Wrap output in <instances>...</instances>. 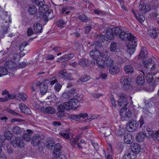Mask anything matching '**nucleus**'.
I'll return each instance as SVG.
<instances>
[{
	"instance_id": "5",
	"label": "nucleus",
	"mask_w": 159,
	"mask_h": 159,
	"mask_svg": "<svg viewBox=\"0 0 159 159\" xmlns=\"http://www.w3.org/2000/svg\"><path fill=\"white\" fill-rule=\"evenodd\" d=\"M139 125V123L137 121H129L126 126V129L129 132H133L136 130Z\"/></svg>"
},
{
	"instance_id": "64",
	"label": "nucleus",
	"mask_w": 159,
	"mask_h": 159,
	"mask_svg": "<svg viewBox=\"0 0 159 159\" xmlns=\"http://www.w3.org/2000/svg\"><path fill=\"white\" fill-rule=\"evenodd\" d=\"M64 111H59L57 113V115L58 117L61 118L64 116Z\"/></svg>"
},
{
	"instance_id": "2",
	"label": "nucleus",
	"mask_w": 159,
	"mask_h": 159,
	"mask_svg": "<svg viewBox=\"0 0 159 159\" xmlns=\"http://www.w3.org/2000/svg\"><path fill=\"white\" fill-rule=\"evenodd\" d=\"M119 38L122 40L126 41L128 40L129 42L131 41H134L135 40H137L136 38L133 34L129 32H125L122 31L119 36Z\"/></svg>"
},
{
	"instance_id": "23",
	"label": "nucleus",
	"mask_w": 159,
	"mask_h": 159,
	"mask_svg": "<svg viewBox=\"0 0 159 159\" xmlns=\"http://www.w3.org/2000/svg\"><path fill=\"white\" fill-rule=\"evenodd\" d=\"M110 29L111 30V33L113 35H116L119 36L123 30L121 29L119 27L114 28L112 29L110 28Z\"/></svg>"
},
{
	"instance_id": "9",
	"label": "nucleus",
	"mask_w": 159,
	"mask_h": 159,
	"mask_svg": "<svg viewBox=\"0 0 159 159\" xmlns=\"http://www.w3.org/2000/svg\"><path fill=\"white\" fill-rule=\"evenodd\" d=\"M5 65L7 69L10 70V72L11 70H14L17 66V64L12 61H7L5 63Z\"/></svg>"
},
{
	"instance_id": "11",
	"label": "nucleus",
	"mask_w": 159,
	"mask_h": 159,
	"mask_svg": "<svg viewBox=\"0 0 159 159\" xmlns=\"http://www.w3.org/2000/svg\"><path fill=\"white\" fill-rule=\"evenodd\" d=\"M59 73L61 75L62 77L65 80H73L70 74H69L66 72V70L65 69L60 70Z\"/></svg>"
},
{
	"instance_id": "39",
	"label": "nucleus",
	"mask_w": 159,
	"mask_h": 159,
	"mask_svg": "<svg viewBox=\"0 0 159 159\" xmlns=\"http://www.w3.org/2000/svg\"><path fill=\"white\" fill-rule=\"evenodd\" d=\"M12 130L14 133L17 134H20L22 132V130L18 126L14 127Z\"/></svg>"
},
{
	"instance_id": "25",
	"label": "nucleus",
	"mask_w": 159,
	"mask_h": 159,
	"mask_svg": "<svg viewBox=\"0 0 159 159\" xmlns=\"http://www.w3.org/2000/svg\"><path fill=\"white\" fill-rule=\"evenodd\" d=\"M124 141L127 144H130L133 141V137L130 133L125 134L124 136Z\"/></svg>"
},
{
	"instance_id": "59",
	"label": "nucleus",
	"mask_w": 159,
	"mask_h": 159,
	"mask_svg": "<svg viewBox=\"0 0 159 159\" xmlns=\"http://www.w3.org/2000/svg\"><path fill=\"white\" fill-rule=\"evenodd\" d=\"M71 118L75 121H79L80 120V116L79 114L74 115L71 116Z\"/></svg>"
},
{
	"instance_id": "16",
	"label": "nucleus",
	"mask_w": 159,
	"mask_h": 159,
	"mask_svg": "<svg viewBox=\"0 0 159 159\" xmlns=\"http://www.w3.org/2000/svg\"><path fill=\"white\" fill-rule=\"evenodd\" d=\"M131 78L127 76L122 77L121 79L120 82L124 85H129L131 82Z\"/></svg>"
},
{
	"instance_id": "17",
	"label": "nucleus",
	"mask_w": 159,
	"mask_h": 159,
	"mask_svg": "<svg viewBox=\"0 0 159 159\" xmlns=\"http://www.w3.org/2000/svg\"><path fill=\"white\" fill-rule=\"evenodd\" d=\"M80 138L81 135L79 134L74 138L70 139V144L72 148H74L75 147L76 144H77Z\"/></svg>"
},
{
	"instance_id": "46",
	"label": "nucleus",
	"mask_w": 159,
	"mask_h": 159,
	"mask_svg": "<svg viewBox=\"0 0 159 159\" xmlns=\"http://www.w3.org/2000/svg\"><path fill=\"white\" fill-rule=\"evenodd\" d=\"M18 97L19 98H16L18 100H21L23 101H25L27 100V97L26 95L24 93H20L18 95Z\"/></svg>"
},
{
	"instance_id": "21",
	"label": "nucleus",
	"mask_w": 159,
	"mask_h": 159,
	"mask_svg": "<svg viewBox=\"0 0 159 159\" xmlns=\"http://www.w3.org/2000/svg\"><path fill=\"white\" fill-rule=\"evenodd\" d=\"M132 112L129 110L127 111L125 110L124 109H122L120 111V114L121 117L123 118H128L130 117L131 115Z\"/></svg>"
},
{
	"instance_id": "62",
	"label": "nucleus",
	"mask_w": 159,
	"mask_h": 159,
	"mask_svg": "<svg viewBox=\"0 0 159 159\" xmlns=\"http://www.w3.org/2000/svg\"><path fill=\"white\" fill-rule=\"evenodd\" d=\"M68 94H71V92L64 93L62 94V97L66 99H68L70 98Z\"/></svg>"
},
{
	"instance_id": "26",
	"label": "nucleus",
	"mask_w": 159,
	"mask_h": 159,
	"mask_svg": "<svg viewBox=\"0 0 159 159\" xmlns=\"http://www.w3.org/2000/svg\"><path fill=\"white\" fill-rule=\"evenodd\" d=\"M100 54V52L99 51L96 50H92L89 53V55L93 59L96 60L99 57Z\"/></svg>"
},
{
	"instance_id": "41",
	"label": "nucleus",
	"mask_w": 159,
	"mask_h": 159,
	"mask_svg": "<svg viewBox=\"0 0 159 159\" xmlns=\"http://www.w3.org/2000/svg\"><path fill=\"white\" fill-rule=\"evenodd\" d=\"M41 16L43 17L44 21L46 23H47L48 21V18L51 19H53L54 17V16L53 15V14L48 15L47 14V15H46L45 14Z\"/></svg>"
},
{
	"instance_id": "54",
	"label": "nucleus",
	"mask_w": 159,
	"mask_h": 159,
	"mask_svg": "<svg viewBox=\"0 0 159 159\" xmlns=\"http://www.w3.org/2000/svg\"><path fill=\"white\" fill-rule=\"evenodd\" d=\"M91 28L92 26L90 25H87L84 28V33L86 34L89 33L91 30Z\"/></svg>"
},
{
	"instance_id": "53",
	"label": "nucleus",
	"mask_w": 159,
	"mask_h": 159,
	"mask_svg": "<svg viewBox=\"0 0 159 159\" xmlns=\"http://www.w3.org/2000/svg\"><path fill=\"white\" fill-rule=\"evenodd\" d=\"M152 138L154 139H157L159 141V130L155 131L153 133Z\"/></svg>"
},
{
	"instance_id": "42",
	"label": "nucleus",
	"mask_w": 159,
	"mask_h": 159,
	"mask_svg": "<svg viewBox=\"0 0 159 159\" xmlns=\"http://www.w3.org/2000/svg\"><path fill=\"white\" fill-rule=\"evenodd\" d=\"M75 9V8L72 6H65L62 8V14L64 13L67 10L68 11L74 10Z\"/></svg>"
},
{
	"instance_id": "50",
	"label": "nucleus",
	"mask_w": 159,
	"mask_h": 159,
	"mask_svg": "<svg viewBox=\"0 0 159 159\" xmlns=\"http://www.w3.org/2000/svg\"><path fill=\"white\" fill-rule=\"evenodd\" d=\"M78 18L83 22H87L88 20V17L85 15H80L78 16Z\"/></svg>"
},
{
	"instance_id": "34",
	"label": "nucleus",
	"mask_w": 159,
	"mask_h": 159,
	"mask_svg": "<svg viewBox=\"0 0 159 159\" xmlns=\"http://www.w3.org/2000/svg\"><path fill=\"white\" fill-rule=\"evenodd\" d=\"M145 137L143 132H140L137 134L136 139L138 141L142 142L143 141Z\"/></svg>"
},
{
	"instance_id": "4",
	"label": "nucleus",
	"mask_w": 159,
	"mask_h": 159,
	"mask_svg": "<svg viewBox=\"0 0 159 159\" xmlns=\"http://www.w3.org/2000/svg\"><path fill=\"white\" fill-rule=\"evenodd\" d=\"M137 40H135L134 41H131L129 42L127 45V52L130 55L133 54L135 51V48L137 45Z\"/></svg>"
},
{
	"instance_id": "14",
	"label": "nucleus",
	"mask_w": 159,
	"mask_h": 159,
	"mask_svg": "<svg viewBox=\"0 0 159 159\" xmlns=\"http://www.w3.org/2000/svg\"><path fill=\"white\" fill-rule=\"evenodd\" d=\"M44 6L45 5L44 4L43 6L39 7V15H43L45 14L46 15H47V14H53V12L50 10H48L46 11L45 8L44 7Z\"/></svg>"
},
{
	"instance_id": "32",
	"label": "nucleus",
	"mask_w": 159,
	"mask_h": 159,
	"mask_svg": "<svg viewBox=\"0 0 159 159\" xmlns=\"http://www.w3.org/2000/svg\"><path fill=\"white\" fill-rule=\"evenodd\" d=\"M96 60L97 64L101 68H103L105 66L104 60L101 57H99Z\"/></svg>"
},
{
	"instance_id": "37",
	"label": "nucleus",
	"mask_w": 159,
	"mask_h": 159,
	"mask_svg": "<svg viewBox=\"0 0 159 159\" xmlns=\"http://www.w3.org/2000/svg\"><path fill=\"white\" fill-rule=\"evenodd\" d=\"M43 111H44L47 113L51 114H54L55 113L54 108L51 106L47 107L45 109H44V110Z\"/></svg>"
},
{
	"instance_id": "8",
	"label": "nucleus",
	"mask_w": 159,
	"mask_h": 159,
	"mask_svg": "<svg viewBox=\"0 0 159 159\" xmlns=\"http://www.w3.org/2000/svg\"><path fill=\"white\" fill-rule=\"evenodd\" d=\"M41 138L39 135L34 134L33 136L31 143L34 146H38L41 142Z\"/></svg>"
},
{
	"instance_id": "52",
	"label": "nucleus",
	"mask_w": 159,
	"mask_h": 159,
	"mask_svg": "<svg viewBox=\"0 0 159 159\" xmlns=\"http://www.w3.org/2000/svg\"><path fill=\"white\" fill-rule=\"evenodd\" d=\"M23 138L25 141H30L31 140V136L28 133H25L23 135Z\"/></svg>"
},
{
	"instance_id": "57",
	"label": "nucleus",
	"mask_w": 159,
	"mask_h": 159,
	"mask_svg": "<svg viewBox=\"0 0 159 159\" xmlns=\"http://www.w3.org/2000/svg\"><path fill=\"white\" fill-rule=\"evenodd\" d=\"M69 56L67 54L63 56L60 59V61H64L69 60Z\"/></svg>"
},
{
	"instance_id": "48",
	"label": "nucleus",
	"mask_w": 159,
	"mask_h": 159,
	"mask_svg": "<svg viewBox=\"0 0 159 159\" xmlns=\"http://www.w3.org/2000/svg\"><path fill=\"white\" fill-rule=\"evenodd\" d=\"M135 16L139 21L140 22H143L145 20V17L143 15L138 14L137 15H135Z\"/></svg>"
},
{
	"instance_id": "49",
	"label": "nucleus",
	"mask_w": 159,
	"mask_h": 159,
	"mask_svg": "<svg viewBox=\"0 0 159 159\" xmlns=\"http://www.w3.org/2000/svg\"><path fill=\"white\" fill-rule=\"evenodd\" d=\"M12 134L10 131H7L5 133V138L7 140H10L12 137Z\"/></svg>"
},
{
	"instance_id": "40",
	"label": "nucleus",
	"mask_w": 159,
	"mask_h": 159,
	"mask_svg": "<svg viewBox=\"0 0 159 159\" xmlns=\"http://www.w3.org/2000/svg\"><path fill=\"white\" fill-rule=\"evenodd\" d=\"M157 32L155 29L150 30L148 31L149 35L153 38H155L157 35Z\"/></svg>"
},
{
	"instance_id": "36",
	"label": "nucleus",
	"mask_w": 159,
	"mask_h": 159,
	"mask_svg": "<svg viewBox=\"0 0 159 159\" xmlns=\"http://www.w3.org/2000/svg\"><path fill=\"white\" fill-rule=\"evenodd\" d=\"M16 97V95L14 94H9V93L7 94V97H5V98H0L1 101L2 102L7 101L8 100H10Z\"/></svg>"
},
{
	"instance_id": "13",
	"label": "nucleus",
	"mask_w": 159,
	"mask_h": 159,
	"mask_svg": "<svg viewBox=\"0 0 159 159\" xmlns=\"http://www.w3.org/2000/svg\"><path fill=\"white\" fill-rule=\"evenodd\" d=\"M33 97L34 98H33V102H34L33 105L34 107L41 111H44V108L40 106L41 103V102L36 97L34 98V96H33Z\"/></svg>"
},
{
	"instance_id": "55",
	"label": "nucleus",
	"mask_w": 159,
	"mask_h": 159,
	"mask_svg": "<svg viewBox=\"0 0 159 159\" xmlns=\"http://www.w3.org/2000/svg\"><path fill=\"white\" fill-rule=\"evenodd\" d=\"M7 111L11 113V115L14 116H21L18 113L16 112L15 111L13 110H12L10 109H7Z\"/></svg>"
},
{
	"instance_id": "58",
	"label": "nucleus",
	"mask_w": 159,
	"mask_h": 159,
	"mask_svg": "<svg viewBox=\"0 0 159 159\" xmlns=\"http://www.w3.org/2000/svg\"><path fill=\"white\" fill-rule=\"evenodd\" d=\"M57 109L59 111H64L66 110L65 108L64 103L59 105L57 107Z\"/></svg>"
},
{
	"instance_id": "7",
	"label": "nucleus",
	"mask_w": 159,
	"mask_h": 159,
	"mask_svg": "<svg viewBox=\"0 0 159 159\" xmlns=\"http://www.w3.org/2000/svg\"><path fill=\"white\" fill-rule=\"evenodd\" d=\"M35 85L40 86V92L42 95L45 94L47 93L48 89V86L47 84L37 82L35 84Z\"/></svg>"
},
{
	"instance_id": "63",
	"label": "nucleus",
	"mask_w": 159,
	"mask_h": 159,
	"mask_svg": "<svg viewBox=\"0 0 159 159\" xmlns=\"http://www.w3.org/2000/svg\"><path fill=\"white\" fill-rule=\"evenodd\" d=\"M27 35L28 36H30L34 33L33 30L31 28H29L27 30Z\"/></svg>"
},
{
	"instance_id": "20",
	"label": "nucleus",
	"mask_w": 159,
	"mask_h": 159,
	"mask_svg": "<svg viewBox=\"0 0 159 159\" xmlns=\"http://www.w3.org/2000/svg\"><path fill=\"white\" fill-rule=\"evenodd\" d=\"M141 72L144 76L146 77V79L148 83H151L152 82L153 80H154V79L151 73L150 72H145L143 70H142Z\"/></svg>"
},
{
	"instance_id": "28",
	"label": "nucleus",
	"mask_w": 159,
	"mask_h": 159,
	"mask_svg": "<svg viewBox=\"0 0 159 159\" xmlns=\"http://www.w3.org/2000/svg\"><path fill=\"white\" fill-rule=\"evenodd\" d=\"M13 71L14 72V71L12 70L11 72H10V70H8L6 67H0V77L7 75L8 73L13 74Z\"/></svg>"
},
{
	"instance_id": "30",
	"label": "nucleus",
	"mask_w": 159,
	"mask_h": 159,
	"mask_svg": "<svg viewBox=\"0 0 159 159\" xmlns=\"http://www.w3.org/2000/svg\"><path fill=\"white\" fill-rule=\"evenodd\" d=\"M146 137H152L153 133V131L150 128H147L144 129L143 132Z\"/></svg>"
},
{
	"instance_id": "3",
	"label": "nucleus",
	"mask_w": 159,
	"mask_h": 159,
	"mask_svg": "<svg viewBox=\"0 0 159 159\" xmlns=\"http://www.w3.org/2000/svg\"><path fill=\"white\" fill-rule=\"evenodd\" d=\"M71 94L73 95V98L70 100H73L74 104L76 105L78 102H81L82 101L83 95L78 93L75 91H72L71 92Z\"/></svg>"
},
{
	"instance_id": "27",
	"label": "nucleus",
	"mask_w": 159,
	"mask_h": 159,
	"mask_svg": "<svg viewBox=\"0 0 159 159\" xmlns=\"http://www.w3.org/2000/svg\"><path fill=\"white\" fill-rule=\"evenodd\" d=\"M110 73L112 75H115L118 73L120 71V69L116 66H114L113 65L110 67L109 70Z\"/></svg>"
},
{
	"instance_id": "6",
	"label": "nucleus",
	"mask_w": 159,
	"mask_h": 159,
	"mask_svg": "<svg viewBox=\"0 0 159 159\" xmlns=\"http://www.w3.org/2000/svg\"><path fill=\"white\" fill-rule=\"evenodd\" d=\"M23 141L21 138L20 137H16V139L12 142L13 147L15 148L18 147L22 148L24 147Z\"/></svg>"
},
{
	"instance_id": "31",
	"label": "nucleus",
	"mask_w": 159,
	"mask_h": 159,
	"mask_svg": "<svg viewBox=\"0 0 159 159\" xmlns=\"http://www.w3.org/2000/svg\"><path fill=\"white\" fill-rule=\"evenodd\" d=\"M136 81L139 85H142L144 83V76L142 73H141V75H139L137 78Z\"/></svg>"
},
{
	"instance_id": "56",
	"label": "nucleus",
	"mask_w": 159,
	"mask_h": 159,
	"mask_svg": "<svg viewBox=\"0 0 159 159\" xmlns=\"http://www.w3.org/2000/svg\"><path fill=\"white\" fill-rule=\"evenodd\" d=\"M66 22L62 19L59 20L57 23V25L59 27H63V25L65 24Z\"/></svg>"
},
{
	"instance_id": "47",
	"label": "nucleus",
	"mask_w": 159,
	"mask_h": 159,
	"mask_svg": "<svg viewBox=\"0 0 159 159\" xmlns=\"http://www.w3.org/2000/svg\"><path fill=\"white\" fill-rule=\"evenodd\" d=\"M117 48L116 43L115 42H112L111 43L110 49L111 52H115Z\"/></svg>"
},
{
	"instance_id": "35",
	"label": "nucleus",
	"mask_w": 159,
	"mask_h": 159,
	"mask_svg": "<svg viewBox=\"0 0 159 159\" xmlns=\"http://www.w3.org/2000/svg\"><path fill=\"white\" fill-rule=\"evenodd\" d=\"M124 70L126 73L127 74H131L133 72L134 69L133 67L129 65H126L124 68Z\"/></svg>"
},
{
	"instance_id": "12",
	"label": "nucleus",
	"mask_w": 159,
	"mask_h": 159,
	"mask_svg": "<svg viewBox=\"0 0 159 159\" xmlns=\"http://www.w3.org/2000/svg\"><path fill=\"white\" fill-rule=\"evenodd\" d=\"M72 100H70L69 102H64L65 108L66 110H70L73 107V109L74 110H76L77 109L78 106L76 107L75 106V105L74 104Z\"/></svg>"
},
{
	"instance_id": "24",
	"label": "nucleus",
	"mask_w": 159,
	"mask_h": 159,
	"mask_svg": "<svg viewBox=\"0 0 159 159\" xmlns=\"http://www.w3.org/2000/svg\"><path fill=\"white\" fill-rule=\"evenodd\" d=\"M28 11L30 15H33L37 13V10L34 6L31 5L28 7Z\"/></svg>"
},
{
	"instance_id": "1",
	"label": "nucleus",
	"mask_w": 159,
	"mask_h": 159,
	"mask_svg": "<svg viewBox=\"0 0 159 159\" xmlns=\"http://www.w3.org/2000/svg\"><path fill=\"white\" fill-rule=\"evenodd\" d=\"M157 62V60L153 58H149L148 60H143V61L144 66L148 69H149L151 70L155 69Z\"/></svg>"
},
{
	"instance_id": "43",
	"label": "nucleus",
	"mask_w": 159,
	"mask_h": 159,
	"mask_svg": "<svg viewBox=\"0 0 159 159\" xmlns=\"http://www.w3.org/2000/svg\"><path fill=\"white\" fill-rule=\"evenodd\" d=\"M62 149L61 146L60 144L58 143L56 144L54 146V150L53 154H56L55 152H58L61 150Z\"/></svg>"
},
{
	"instance_id": "38",
	"label": "nucleus",
	"mask_w": 159,
	"mask_h": 159,
	"mask_svg": "<svg viewBox=\"0 0 159 159\" xmlns=\"http://www.w3.org/2000/svg\"><path fill=\"white\" fill-rule=\"evenodd\" d=\"M79 64L82 66L86 67L89 64V61L87 59L83 58L80 60Z\"/></svg>"
},
{
	"instance_id": "29",
	"label": "nucleus",
	"mask_w": 159,
	"mask_h": 159,
	"mask_svg": "<svg viewBox=\"0 0 159 159\" xmlns=\"http://www.w3.org/2000/svg\"><path fill=\"white\" fill-rule=\"evenodd\" d=\"M135 155L133 152H126L124 156V159H135Z\"/></svg>"
},
{
	"instance_id": "19",
	"label": "nucleus",
	"mask_w": 159,
	"mask_h": 159,
	"mask_svg": "<svg viewBox=\"0 0 159 159\" xmlns=\"http://www.w3.org/2000/svg\"><path fill=\"white\" fill-rule=\"evenodd\" d=\"M19 108L20 110L25 113L30 114L31 112L30 109L24 103L20 104L19 105Z\"/></svg>"
},
{
	"instance_id": "45",
	"label": "nucleus",
	"mask_w": 159,
	"mask_h": 159,
	"mask_svg": "<svg viewBox=\"0 0 159 159\" xmlns=\"http://www.w3.org/2000/svg\"><path fill=\"white\" fill-rule=\"evenodd\" d=\"M33 2H34L36 5L38 7L44 6L45 4L44 0H32Z\"/></svg>"
},
{
	"instance_id": "61",
	"label": "nucleus",
	"mask_w": 159,
	"mask_h": 159,
	"mask_svg": "<svg viewBox=\"0 0 159 159\" xmlns=\"http://www.w3.org/2000/svg\"><path fill=\"white\" fill-rule=\"evenodd\" d=\"M144 54V51L142 49L141 52L139 53L138 56V59H141L143 58H145V56Z\"/></svg>"
},
{
	"instance_id": "51",
	"label": "nucleus",
	"mask_w": 159,
	"mask_h": 159,
	"mask_svg": "<svg viewBox=\"0 0 159 159\" xmlns=\"http://www.w3.org/2000/svg\"><path fill=\"white\" fill-rule=\"evenodd\" d=\"M90 79V76L85 75L81 77L80 80L81 81L83 82H85L88 81Z\"/></svg>"
},
{
	"instance_id": "33",
	"label": "nucleus",
	"mask_w": 159,
	"mask_h": 159,
	"mask_svg": "<svg viewBox=\"0 0 159 159\" xmlns=\"http://www.w3.org/2000/svg\"><path fill=\"white\" fill-rule=\"evenodd\" d=\"M105 66L106 65L107 66L111 67L113 64V60L110 58L106 57L104 60Z\"/></svg>"
},
{
	"instance_id": "22",
	"label": "nucleus",
	"mask_w": 159,
	"mask_h": 159,
	"mask_svg": "<svg viewBox=\"0 0 159 159\" xmlns=\"http://www.w3.org/2000/svg\"><path fill=\"white\" fill-rule=\"evenodd\" d=\"M33 27L35 34L40 33L42 32L43 28L42 26L39 23H35Z\"/></svg>"
},
{
	"instance_id": "18",
	"label": "nucleus",
	"mask_w": 159,
	"mask_h": 159,
	"mask_svg": "<svg viewBox=\"0 0 159 159\" xmlns=\"http://www.w3.org/2000/svg\"><path fill=\"white\" fill-rule=\"evenodd\" d=\"M139 10L141 13H144L148 11L150 9L148 4L145 3H141L139 6Z\"/></svg>"
},
{
	"instance_id": "60",
	"label": "nucleus",
	"mask_w": 159,
	"mask_h": 159,
	"mask_svg": "<svg viewBox=\"0 0 159 159\" xmlns=\"http://www.w3.org/2000/svg\"><path fill=\"white\" fill-rule=\"evenodd\" d=\"M61 85L59 83H57L55 84L54 87V89L56 91L59 92L61 90Z\"/></svg>"
},
{
	"instance_id": "15",
	"label": "nucleus",
	"mask_w": 159,
	"mask_h": 159,
	"mask_svg": "<svg viewBox=\"0 0 159 159\" xmlns=\"http://www.w3.org/2000/svg\"><path fill=\"white\" fill-rule=\"evenodd\" d=\"M130 148L132 152L134 153H138L140 151L141 147L140 145L137 143H134L130 145Z\"/></svg>"
},
{
	"instance_id": "44",
	"label": "nucleus",
	"mask_w": 159,
	"mask_h": 159,
	"mask_svg": "<svg viewBox=\"0 0 159 159\" xmlns=\"http://www.w3.org/2000/svg\"><path fill=\"white\" fill-rule=\"evenodd\" d=\"M54 141L52 140H50L47 143V147L48 148H49L50 149L52 150L53 147L54 146Z\"/></svg>"
},
{
	"instance_id": "10",
	"label": "nucleus",
	"mask_w": 159,
	"mask_h": 159,
	"mask_svg": "<svg viewBox=\"0 0 159 159\" xmlns=\"http://www.w3.org/2000/svg\"><path fill=\"white\" fill-rule=\"evenodd\" d=\"M119 105L120 106L121 108H123V109H126V107L129 102L127 98H121L118 100Z\"/></svg>"
}]
</instances>
